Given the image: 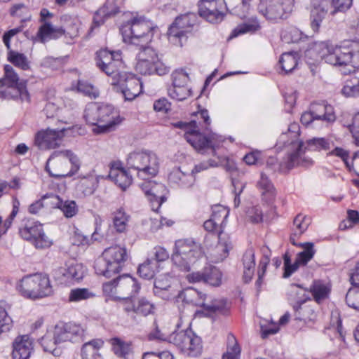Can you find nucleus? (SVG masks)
<instances>
[{
	"instance_id": "obj_1",
	"label": "nucleus",
	"mask_w": 359,
	"mask_h": 359,
	"mask_svg": "<svg viewBox=\"0 0 359 359\" xmlns=\"http://www.w3.org/2000/svg\"><path fill=\"white\" fill-rule=\"evenodd\" d=\"M86 121L95 126V133H104L111 130L121 121L118 112L111 104L91 102L86 105L84 111Z\"/></svg>"
},
{
	"instance_id": "obj_2",
	"label": "nucleus",
	"mask_w": 359,
	"mask_h": 359,
	"mask_svg": "<svg viewBox=\"0 0 359 359\" xmlns=\"http://www.w3.org/2000/svg\"><path fill=\"white\" fill-rule=\"evenodd\" d=\"M154 24L143 16L136 15L123 23L120 32L125 43L142 46L150 43L153 38Z\"/></svg>"
},
{
	"instance_id": "obj_3",
	"label": "nucleus",
	"mask_w": 359,
	"mask_h": 359,
	"mask_svg": "<svg viewBox=\"0 0 359 359\" xmlns=\"http://www.w3.org/2000/svg\"><path fill=\"white\" fill-rule=\"evenodd\" d=\"M128 258L127 250L120 245L106 248L94 262V269L99 276L111 278L118 273Z\"/></svg>"
},
{
	"instance_id": "obj_4",
	"label": "nucleus",
	"mask_w": 359,
	"mask_h": 359,
	"mask_svg": "<svg viewBox=\"0 0 359 359\" xmlns=\"http://www.w3.org/2000/svg\"><path fill=\"white\" fill-rule=\"evenodd\" d=\"M128 168L137 171V176L142 180L155 177L160 168V160L157 154L147 149L130 153L127 158Z\"/></svg>"
},
{
	"instance_id": "obj_5",
	"label": "nucleus",
	"mask_w": 359,
	"mask_h": 359,
	"mask_svg": "<svg viewBox=\"0 0 359 359\" xmlns=\"http://www.w3.org/2000/svg\"><path fill=\"white\" fill-rule=\"evenodd\" d=\"M79 168V159L70 150L53 152L46 165V170L55 178L72 176Z\"/></svg>"
},
{
	"instance_id": "obj_6",
	"label": "nucleus",
	"mask_w": 359,
	"mask_h": 359,
	"mask_svg": "<svg viewBox=\"0 0 359 359\" xmlns=\"http://www.w3.org/2000/svg\"><path fill=\"white\" fill-rule=\"evenodd\" d=\"M17 287L24 297L31 299L44 298L53 293L49 276L44 273H35L24 276Z\"/></svg>"
},
{
	"instance_id": "obj_7",
	"label": "nucleus",
	"mask_w": 359,
	"mask_h": 359,
	"mask_svg": "<svg viewBox=\"0 0 359 359\" xmlns=\"http://www.w3.org/2000/svg\"><path fill=\"white\" fill-rule=\"evenodd\" d=\"M298 125L293 123L290 126L289 131L280 135L276 143L277 149H282L284 147H291L295 148V151L290 154L286 163V167L291 169L296 165L309 167L313 164V161L307 156H302L304 151L302 149L303 142L298 140V135L296 130Z\"/></svg>"
},
{
	"instance_id": "obj_8",
	"label": "nucleus",
	"mask_w": 359,
	"mask_h": 359,
	"mask_svg": "<svg viewBox=\"0 0 359 359\" xmlns=\"http://www.w3.org/2000/svg\"><path fill=\"white\" fill-rule=\"evenodd\" d=\"M201 245L191 238L179 239L175 241L172 261L181 271H189L198 259L203 255Z\"/></svg>"
},
{
	"instance_id": "obj_9",
	"label": "nucleus",
	"mask_w": 359,
	"mask_h": 359,
	"mask_svg": "<svg viewBox=\"0 0 359 359\" xmlns=\"http://www.w3.org/2000/svg\"><path fill=\"white\" fill-rule=\"evenodd\" d=\"M174 126L185 130V140L198 151L203 152L207 149H211L215 156L216 148L219 147V144L223 142L222 137L215 133L203 135L200 133L196 129L198 128L196 121H192L190 123L177 122Z\"/></svg>"
},
{
	"instance_id": "obj_10",
	"label": "nucleus",
	"mask_w": 359,
	"mask_h": 359,
	"mask_svg": "<svg viewBox=\"0 0 359 359\" xmlns=\"http://www.w3.org/2000/svg\"><path fill=\"white\" fill-rule=\"evenodd\" d=\"M136 55L135 70L142 75L167 74L170 68L159 58L158 53L151 47L144 45L139 46Z\"/></svg>"
},
{
	"instance_id": "obj_11",
	"label": "nucleus",
	"mask_w": 359,
	"mask_h": 359,
	"mask_svg": "<svg viewBox=\"0 0 359 359\" xmlns=\"http://www.w3.org/2000/svg\"><path fill=\"white\" fill-rule=\"evenodd\" d=\"M97 67L107 76L116 81L123 78L126 66L119 51H110L107 49H101L96 53Z\"/></svg>"
},
{
	"instance_id": "obj_12",
	"label": "nucleus",
	"mask_w": 359,
	"mask_h": 359,
	"mask_svg": "<svg viewBox=\"0 0 359 359\" xmlns=\"http://www.w3.org/2000/svg\"><path fill=\"white\" fill-rule=\"evenodd\" d=\"M168 341L189 356H197L202 351L201 337L191 329L172 332L168 337Z\"/></svg>"
},
{
	"instance_id": "obj_13",
	"label": "nucleus",
	"mask_w": 359,
	"mask_h": 359,
	"mask_svg": "<svg viewBox=\"0 0 359 359\" xmlns=\"http://www.w3.org/2000/svg\"><path fill=\"white\" fill-rule=\"evenodd\" d=\"M359 45L355 41H344L338 47V73L341 75L354 73L359 69Z\"/></svg>"
},
{
	"instance_id": "obj_14",
	"label": "nucleus",
	"mask_w": 359,
	"mask_h": 359,
	"mask_svg": "<svg viewBox=\"0 0 359 359\" xmlns=\"http://www.w3.org/2000/svg\"><path fill=\"white\" fill-rule=\"evenodd\" d=\"M196 19L194 13L177 18L168 31L169 41L176 46L182 47L187 40V34L191 32L196 25Z\"/></svg>"
},
{
	"instance_id": "obj_15",
	"label": "nucleus",
	"mask_w": 359,
	"mask_h": 359,
	"mask_svg": "<svg viewBox=\"0 0 359 359\" xmlns=\"http://www.w3.org/2000/svg\"><path fill=\"white\" fill-rule=\"evenodd\" d=\"M86 327L74 323H60L54 327V344L69 341L81 343L84 340Z\"/></svg>"
},
{
	"instance_id": "obj_16",
	"label": "nucleus",
	"mask_w": 359,
	"mask_h": 359,
	"mask_svg": "<svg viewBox=\"0 0 359 359\" xmlns=\"http://www.w3.org/2000/svg\"><path fill=\"white\" fill-rule=\"evenodd\" d=\"M20 234L37 249L48 248L53 244L52 240L45 233L42 225L38 222L27 221L20 229Z\"/></svg>"
},
{
	"instance_id": "obj_17",
	"label": "nucleus",
	"mask_w": 359,
	"mask_h": 359,
	"mask_svg": "<svg viewBox=\"0 0 359 359\" xmlns=\"http://www.w3.org/2000/svg\"><path fill=\"white\" fill-rule=\"evenodd\" d=\"M198 6L200 16L213 24L221 22L227 11L224 0H201Z\"/></svg>"
},
{
	"instance_id": "obj_18",
	"label": "nucleus",
	"mask_w": 359,
	"mask_h": 359,
	"mask_svg": "<svg viewBox=\"0 0 359 359\" xmlns=\"http://www.w3.org/2000/svg\"><path fill=\"white\" fill-rule=\"evenodd\" d=\"M294 8V0H269L268 5L263 10L262 15L269 20L287 19Z\"/></svg>"
},
{
	"instance_id": "obj_19",
	"label": "nucleus",
	"mask_w": 359,
	"mask_h": 359,
	"mask_svg": "<svg viewBox=\"0 0 359 359\" xmlns=\"http://www.w3.org/2000/svg\"><path fill=\"white\" fill-rule=\"evenodd\" d=\"M123 75V78L112 81L111 84L118 86L125 100L132 101L141 93L142 83L140 79L132 74L126 72Z\"/></svg>"
},
{
	"instance_id": "obj_20",
	"label": "nucleus",
	"mask_w": 359,
	"mask_h": 359,
	"mask_svg": "<svg viewBox=\"0 0 359 359\" xmlns=\"http://www.w3.org/2000/svg\"><path fill=\"white\" fill-rule=\"evenodd\" d=\"M65 132V128L41 130L36 134L34 144L42 150L55 149L61 144Z\"/></svg>"
},
{
	"instance_id": "obj_21",
	"label": "nucleus",
	"mask_w": 359,
	"mask_h": 359,
	"mask_svg": "<svg viewBox=\"0 0 359 359\" xmlns=\"http://www.w3.org/2000/svg\"><path fill=\"white\" fill-rule=\"evenodd\" d=\"M55 279L62 283H72L79 282L84 276V268L83 264L72 261L65 264L64 266L54 270Z\"/></svg>"
},
{
	"instance_id": "obj_22",
	"label": "nucleus",
	"mask_w": 359,
	"mask_h": 359,
	"mask_svg": "<svg viewBox=\"0 0 359 359\" xmlns=\"http://www.w3.org/2000/svg\"><path fill=\"white\" fill-rule=\"evenodd\" d=\"M149 180H143L144 182L140 186L149 200L152 210L156 211L165 201L167 190L163 184Z\"/></svg>"
},
{
	"instance_id": "obj_23",
	"label": "nucleus",
	"mask_w": 359,
	"mask_h": 359,
	"mask_svg": "<svg viewBox=\"0 0 359 359\" xmlns=\"http://www.w3.org/2000/svg\"><path fill=\"white\" fill-rule=\"evenodd\" d=\"M122 307L128 314L133 313L144 317L153 313L154 310V304L144 297L134 299L123 298Z\"/></svg>"
},
{
	"instance_id": "obj_24",
	"label": "nucleus",
	"mask_w": 359,
	"mask_h": 359,
	"mask_svg": "<svg viewBox=\"0 0 359 359\" xmlns=\"http://www.w3.org/2000/svg\"><path fill=\"white\" fill-rule=\"evenodd\" d=\"M98 184L99 176L95 175L93 172H90L87 175L79 177V181L76 184V191L81 197L90 196L95 193Z\"/></svg>"
},
{
	"instance_id": "obj_25",
	"label": "nucleus",
	"mask_w": 359,
	"mask_h": 359,
	"mask_svg": "<svg viewBox=\"0 0 359 359\" xmlns=\"http://www.w3.org/2000/svg\"><path fill=\"white\" fill-rule=\"evenodd\" d=\"M32 351L33 341L29 336H18L13 343V359H29Z\"/></svg>"
},
{
	"instance_id": "obj_26",
	"label": "nucleus",
	"mask_w": 359,
	"mask_h": 359,
	"mask_svg": "<svg viewBox=\"0 0 359 359\" xmlns=\"http://www.w3.org/2000/svg\"><path fill=\"white\" fill-rule=\"evenodd\" d=\"M218 243L209 250V256L212 262H220L229 255V250L231 248V242L228 235L219 236Z\"/></svg>"
},
{
	"instance_id": "obj_27",
	"label": "nucleus",
	"mask_w": 359,
	"mask_h": 359,
	"mask_svg": "<svg viewBox=\"0 0 359 359\" xmlns=\"http://www.w3.org/2000/svg\"><path fill=\"white\" fill-rule=\"evenodd\" d=\"M43 199H49L50 203L55 208L62 210L67 218L75 216L78 212V206L74 201H62L58 196L47 194L43 196Z\"/></svg>"
},
{
	"instance_id": "obj_28",
	"label": "nucleus",
	"mask_w": 359,
	"mask_h": 359,
	"mask_svg": "<svg viewBox=\"0 0 359 359\" xmlns=\"http://www.w3.org/2000/svg\"><path fill=\"white\" fill-rule=\"evenodd\" d=\"M0 99H20L22 102H29V94L26 88L11 87L0 80Z\"/></svg>"
},
{
	"instance_id": "obj_29",
	"label": "nucleus",
	"mask_w": 359,
	"mask_h": 359,
	"mask_svg": "<svg viewBox=\"0 0 359 359\" xmlns=\"http://www.w3.org/2000/svg\"><path fill=\"white\" fill-rule=\"evenodd\" d=\"M171 184L182 189L191 188L195 183L196 177L193 172L186 173L180 168L173 169L168 175Z\"/></svg>"
},
{
	"instance_id": "obj_30",
	"label": "nucleus",
	"mask_w": 359,
	"mask_h": 359,
	"mask_svg": "<svg viewBox=\"0 0 359 359\" xmlns=\"http://www.w3.org/2000/svg\"><path fill=\"white\" fill-rule=\"evenodd\" d=\"M118 0H107L105 4L95 14L93 22L99 26L104 23V20L120 12Z\"/></svg>"
},
{
	"instance_id": "obj_31",
	"label": "nucleus",
	"mask_w": 359,
	"mask_h": 359,
	"mask_svg": "<svg viewBox=\"0 0 359 359\" xmlns=\"http://www.w3.org/2000/svg\"><path fill=\"white\" fill-rule=\"evenodd\" d=\"M118 295L132 296L137 293L140 285L137 280L129 275H124L116 278Z\"/></svg>"
},
{
	"instance_id": "obj_32",
	"label": "nucleus",
	"mask_w": 359,
	"mask_h": 359,
	"mask_svg": "<svg viewBox=\"0 0 359 359\" xmlns=\"http://www.w3.org/2000/svg\"><path fill=\"white\" fill-rule=\"evenodd\" d=\"M288 294L290 300L295 303L293 305V309L297 312L302 309V304L310 299L308 291L297 284L290 285Z\"/></svg>"
},
{
	"instance_id": "obj_33",
	"label": "nucleus",
	"mask_w": 359,
	"mask_h": 359,
	"mask_svg": "<svg viewBox=\"0 0 359 359\" xmlns=\"http://www.w3.org/2000/svg\"><path fill=\"white\" fill-rule=\"evenodd\" d=\"M64 22V27L62 28L61 36L65 35V37L69 38L71 40L79 36V30L81 27V22L76 18H72L69 15L62 17Z\"/></svg>"
},
{
	"instance_id": "obj_34",
	"label": "nucleus",
	"mask_w": 359,
	"mask_h": 359,
	"mask_svg": "<svg viewBox=\"0 0 359 359\" xmlns=\"http://www.w3.org/2000/svg\"><path fill=\"white\" fill-rule=\"evenodd\" d=\"M316 50H319L320 60H324L325 62L335 66L337 65L336 46L328 41L316 43Z\"/></svg>"
},
{
	"instance_id": "obj_35",
	"label": "nucleus",
	"mask_w": 359,
	"mask_h": 359,
	"mask_svg": "<svg viewBox=\"0 0 359 359\" xmlns=\"http://www.w3.org/2000/svg\"><path fill=\"white\" fill-rule=\"evenodd\" d=\"M257 187L262 191L263 200L269 204L272 203L276 197L275 188L268 176L264 172L261 173L260 180L257 182Z\"/></svg>"
},
{
	"instance_id": "obj_36",
	"label": "nucleus",
	"mask_w": 359,
	"mask_h": 359,
	"mask_svg": "<svg viewBox=\"0 0 359 359\" xmlns=\"http://www.w3.org/2000/svg\"><path fill=\"white\" fill-rule=\"evenodd\" d=\"M348 76L343 79L344 85L341 93L345 97H355L359 96V79L353 75V73L343 75Z\"/></svg>"
},
{
	"instance_id": "obj_37",
	"label": "nucleus",
	"mask_w": 359,
	"mask_h": 359,
	"mask_svg": "<svg viewBox=\"0 0 359 359\" xmlns=\"http://www.w3.org/2000/svg\"><path fill=\"white\" fill-rule=\"evenodd\" d=\"M311 109L317 120H325L333 122L335 120V114L333 107L325 103L312 104Z\"/></svg>"
},
{
	"instance_id": "obj_38",
	"label": "nucleus",
	"mask_w": 359,
	"mask_h": 359,
	"mask_svg": "<svg viewBox=\"0 0 359 359\" xmlns=\"http://www.w3.org/2000/svg\"><path fill=\"white\" fill-rule=\"evenodd\" d=\"M130 216L123 208H119L112 213L113 226L118 233H126L128 227Z\"/></svg>"
},
{
	"instance_id": "obj_39",
	"label": "nucleus",
	"mask_w": 359,
	"mask_h": 359,
	"mask_svg": "<svg viewBox=\"0 0 359 359\" xmlns=\"http://www.w3.org/2000/svg\"><path fill=\"white\" fill-rule=\"evenodd\" d=\"M103 344L104 342L101 339H94L85 343L81 349L82 359H103L98 352Z\"/></svg>"
},
{
	"instance_id": "obj_40",
	"label": "nucleus",
	"mask_w": 359,
	"mask_h": 359,
	"mask_svg": "<svg viewBox=\"0 0 359 359\" xmlns=\"http://www.w3.org/2000/svg\"><path fill=\"white\" fill-rule=\"evenodd\" d=\"M109 177L122 190H126L132 183V177L123 168H111Z\"/></svg>"
},
{
	"instance_id": "obj_41",
	"label": "nucleus",
	"mask_w": 359,
	"mask_h": 359,
	"mask_svg": "<svg viewBox=\"0 0 359 359\" xmlns=\"http://www.w3.org/2000/svg\"><path fill=\"white\" fill-rule=\"evenodd\" d=\"M339 158L350 172L353 171L359 176V151L353 156H350L348 151L338 148Z\"/></svg>"
},
{
	"instance_id": "obj_42",
	"label": "nucleus",
	"mask_w": 359,
	"mask_h": 359,
	"mask_svg": "<svg viewBox=\"0 0 359 359\" xmlns=\"http://www.w3.org/2000/svg\"><path fill=\"white\" fill-rule=\"evenodd\" d=\"M182 297L185 302L202 308H203L207 299L205 294L193 287L185 289L182 292Z\"/></svg>"
},
{
	"instance_id": "obj_43",
	"label": "nucleus",
	"mask_w": 359,
	"mask_h": 359,
	"mask_svg": "<svg viewBox=\"0 0 359 359\" xmlns=\"http://www.w3.org/2000/svg\"><path fill=\"white\" fill-rule=\"evenodd\" d=\"M244 267L243 278L246 283L251 280L255 266V252L252 249H248L243 256Z\"/></svg>"
},
{
	"instance_id": "obj_44",
	"label": "nucleus",
	"mask_w": 359,
	"mask_h": 359,
	"mask_svg": "<svg viewBox=\"0 0 359 359\" xmlns=\"http://www.w3.org/2000/svg\"><path fill=\"white\" fill-rule=\"evenodd\" d=\"M62 28L54 27L50 22H45L39 29L37 37L41 43H45L48 39H55L61 36Z\"/></svg>"
},
{
	"instance_id": "obj_45",
	"label": "nucleus",
	"mask_w": 359,
	"mask_h": 359,
	"mask_svg": "<svg viewBox=\"0 0 359 359\" xmlns=\"http://www.w3.org/2000/svg\"><path fill=\"white\" fill-rule=\"evenodd\" d=\"M260 29L259 22L256 18H251L248 21L238 25L232 32L231 36L236 37L239 35L254 33Z\"/></svg>"
},
{
	"instance_id": "obj_46",
	"label": "nucleus",
	"mask_w": 359,
	"mask_h": 359,
	"mask_svg": "<svg viewBox=\"0 0 359 359\" xmlns=\"http://www.w3.org/2000/svg\"><path fill=\"white\" fill-rule=\"evenodd\" d=\"M8 60L16 67L22 70H28L30 69V62L27 57L21 53L9 50L7 55Z\"/></svg>"
},
{
	"instance_id": "obj_47",
	"label": "nucleus",
	"mask_w": 359,
	"mask_h": 359,
	"mask_svg": "<svg viewBox=\"0 0 359 359\" xmlns=\"http://www.w3.org/2000/svg\"><path fill=\"white\" fill-rule=\"evenodd\" d=\"M4 76L0 79L3 82L6 83L11 87L26 88L22 83H19V76L10 65H6L4 67Z\"/></svg>"
},
{
	"instance_id": "obj_48",
	"label": "nucleus",
	"mask_w": 359,
	"mask_h": 359,
	"mask_svg": "<svg viewBox=\"0 0 359 359\" xmlns=\"http://www.w3.org/2000/svg\"><path fill=\"white\" fill-rule=\"evenodd\" d=\"M157 271L158 266L156 261L152 259H147L144 263L139 266L137 272L142 278L151 279L154 277Z\"/></svg>"
},
{
	"instance_id": "obj_49",
	"label": "nucleus",
	"mask_w": 359,
	"mask_h": 359,
	"mask_svg": "<svg viewBox=\"0 0 359 359\" xmlns=\"http://www.w3.org/2000/svg\"><path fill=\"white\" fill-rule=\"evenodd\" d=\"M330 292L329 285L323 283L320 280L314 281L311 287V292L317 302L327 298Z\"/></svg>"
},
{
	"instance_id": "obj_50",
	"label": "nucleus",
	"mask_w": 359,
	"mask_h": 359,
	"mask_svg": "<svg viewBox=\"0 0 359 359\" xmlns=\"http://www.w3.org/2000/svg\"><path fill=\"white\" fill-rule=\"evenodd\" d=\"M299 246L303 248V251L299 252L297 255L296 260L297 263L302 265H306L313 257L316 250L312 243H299Z\"/></svg>"
},
{
	"instance_id": "obj_51",
	"label": "nucleus",
	"mask_w": 359,
	"mask_h": 359,
	"mask_svg": "<svg viewBox=\"0 0 359 359\" xmlns=\"http://www.w3.org/2000/svg\"><path fill=\"white\" fill-rule=\"evenodd\" d=\"M283 71L285 73L291 72L297 66V54L293 53H283L279 60Z\"/></svg>"
},
{
	"instance_id": "obj_52",
	"label": "nucleus",
	"mask_w": 359,
	"mask_h": 359,
	"mask_svg": "<svg viewBox=\"0 0 359 359\" xmlns=\"http://www.w3.org/2000/svg\"><path fill=\"white\" fill-rule=\"evenodd\" d=\"M222 273L215 266L205 268V283L212 286H219L222 283Z\"/></svg>"
},
{
	"instance_id": "obj_53",
	"label": "nucleus",
	"mask_w": 359,
	"mask_h": 359,
	"mask_svg": "<svg viewBox=\"0 0 359 359\" xmlns=\"http://www.w3.org/2000/svg\"><path fill=\"white\" fill-rule=\"evenodd\" d=\"M111 344L114 353L118 357L127 358L128 355L131 352V344L125 342L118 338H114L111 339Z\"/></svg>"
},
{
	"instance_id": "obj_54",
	"label": "nucleus",
	"mask_w": 359,
	"mask_h": 359,
	"mask_svg": "<svg viewBox=\"0 0 359 359\" xmlns=\"http://www.w3.org/2000/svg\"><path fill=\"white\" fill-rule=\"evenodd\" d=\"M95 297V294L88 288H76L71 290L69 294V301L72 302H77L91 299Z\"/></svg>"
},
{
	"instance_id": "obj_55",
	"label": "nucleus",
	"mask_w": 359,
	"mask_h": 359,
	"mask_svg": "<svg viewBox=\"0 0 359 359\" xmlns=\"http://www.w3.org/2000/svg\"><path fill=\"white\" fill-rule=\"evenodd\" d=\"M344 116L348 119L344 126L349 127V131L352 134L356 144H359V111L357 112L353 116L350 114H344Z\"/></svg>"
},
{
	"instance_id": "obj_56",
	"label": "nucleus",
	"mask_w": 359,
	"mask_h": 359,
	"mask_svg": "<svg viewBox=\"0 0 359 359\" xmlns=\"http://www.w3.org/2000/svg\"><path fill=\"white\" fill-rule=\"evenodd\" d=\"M327 10L325 8H312L311 11L310 20L311 27L315 32H318L320 27L321 22L325 18Z\"/></svg>"
},
{
	"instance_id": "obj_57",
	"label": "nucleus",
	"mask_w": 359,
	"mask_h": 359,
	"mask_svg": "<svg viewBox=\"0 0 359 359\" xmlns=\"http://www.w3.org/2000/svg\"><path fill=\"white\" fill-rule=\"evenodd\" d=\"M227 351L223 354L222 359H239L241 348L233 335H229Z\"/></svg>"
},
{
	"instance_id": "obj_58",
	"label": "nucleus",
	"mask_w": 359,
	"mask_h": 359,
	"mask_svg": "<svg viewBox=\"0 0 359 359\" xmlns=\"http://www.w3.org/2000/svg\"><path fill=\"white\" fill-rule=\"evenodd\" d=\"M102 291L104 296L113 300H122L123 302L124 297L118 295V287L116 286V278L111 281L104 283L102 285Z\"/></svg>"
},
{
	"instance_id": "obj_59",
	"label": "nucleus",
	"mask_w": 359,
	"mask_h": 359,
	"mask_svg": "<svg viewBox=\"0 0 359 359\" xmlns=\"http://www.w3.org/2000/svg\"><path fill=\"white\" fill-rule=\"evenodd\" d=\"M212 210V212L210 218L224 229L225 220L229 215L228 210L220 205L213 206Z\"/></svg>"
},
{
	"instance_id": "obj_60",
	"label": "nucleus",
	"mask_w": 359,
	"mask_h": 359,
	"mask_svg": "<svg viewBox=\"0 0 359 359\" xmlns=\"http://www.w3.org/2000/svg\"><path fill=\"white\" fill-rule=\"evenodd\" d=\"M169 289H171L170 281L166 279L164 281L162 278H158L155 280L154 282V293L161 298L169 300L172 298L173 294H169L168 295H163V292L167 291Z\"/></svg>"
},
{
	"instance_id": "obj_61",
	"label": "nucleus",
	"mask_w": 359,
	"mask_h": 359,
	"mask_svg": "<svg viewBox=\"0 0 359 359\" xmlns=\"http://www.w3.org/2000/svg\"><path fill=\"white\" fill-rule=\"evenodd\" d=\"M310 219L302 215L296 216L293 221V231L294 236L302 235L309 227Z\"/></svg>"
},
{
	"instance_id": "obj_62",
	"label": "nucleus",
	"mask_w": 359,
	"mask_h": 359,
	"mask_svg": "<svg viewBox=\"0 0 359 359\" xmlns=\"http://www.w3.org/2000/svg\"><path fill=\"white\" fill-rule=\"evenodd\" d=\"M169 96L178 101L187 99L191 95V90L188 86H172L168 89Z\"/></svg>"
},
{
	"instance_id": "obj_63",
	"label": "nucleus",
	"mask_w": 359,
	"mask_h": 359,
	"mask_svg": "<svg viewBox=\"0 0 359 359\" xmlns=\"http://www.w3.org/2000/svg\"><path fill=\"white\" fill-rule=\"evenodd\" d=\"M77 90L90 98H96L99 95L98 90L90 83L84 81H78Z\"/></svg>"
},
{
	"instance_id": "obj_64",
	"label": "nucleus",
	"mask_w": 359,
	"mask_h": 359,
	"mask_svg": "<svg viewBox=\"0 0 359 359\" xmlns=\"http://www.w3.org/2000/svg\"><path fill=\"white\" fill-rule=\"evenodd\" d=\"M346 302L349 307L359 311V287L350 289L346 295Z\"/></svg>"
}]
</instances>
